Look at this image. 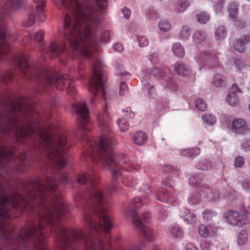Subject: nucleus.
I'll return each instance as SVG.
<instances>
[{"label":"nucleus","mask_w":250,"mask_h":250,"mask_svg":"<svg viewBox=\"0 0 250 250\" xmlns=\"http://www.w3.org/2000/svg\"><path fill=\"white\" fill-rule=\"evenodd\" d=\"M66 8L73 12L72 18L69 14H66L64 27L68 28L72 21L73 25L69 32H64L65 39L69 41L71 46L76 51L85 57L92 55L94 41L93 30L91 24H99V19L95 12H91L83 5L80 6L77 0H69V5Z\"/></svg>","instance_id":"obj_1"},{"label":"nucleus","mask_w":250,"mask_h":250,"mask_svg":"<svg viewBox=\"0 0 250 250\" xmlns=\"http://www.w3.org/2000/svg\"><path fill=\"white\" fill-rule=\"evenodd\" d=\"M23 101L15 99L12 103L9 110V119L7 126H5L3 117L0 115V131L5 134L15 132L18 137H26L34 132V128L30 124L34 123L38 118V114L31 106L23 111Z\"/></svg>","instance_id":"obj_2"},{"label":"nucleus","mask_w":250,"mask_h":250,"mask_svg":"<svg viewBox=\"0 0 250 250\" xmlns=\"http://www.w3.org/2000/svg\"><path fill=\"white\" fill-rule=\"evenodd\" d=\"M48 158L62 170L66 165V156L68 149L66 136L54 125L48 126L41 134Z\"/></svg>","instance_id":"obj_3"},{"label":"nucleus","mask_w":250,"mask_h":250,"mask_svg":"<svg viewBox=\"0 0 250 250\" xmlns=\"http://www.w3.org/2000/svg\"><path fill=\"white\" fill-rule=\"evenodd\" d=\"M18 65L21 72L27 79L40 80L44 79V82L51 86H54L58 90H62L66 85L70 84V80L67 75L58 77L56 74L43 72L38 67L30 66L26 55H22L18 59Z\"/></svg>","instance_id":"obj_4"},{"label":"nucleus","mask_w":250,"mask_h":250,"mask_svg":"<svg viewBox=\"0 0 250 250\" xmlns=\"http://www.w3.org/2000/svg\"><path fill=\"white\" fill-rule=\"evenodd\" d=\"M114 145L113 139L110 136H102L99 145L100 149L99 159L101 161L105 170H112V172H118V165L113 155L112 146Z\"/></svg>","instance_id":"obj_5"},{"label":"nucleus","mask_w":250,"mask_h":250,"mask_svg":"<svg viewBox=\"0 0 250 250\" xmlns=\"http://www.w3.org/2000/svg\"><path fill=\"white\" fill-rule=\"evenodd\" d=\"M105 79V73L102 69V63L97 61L93 65V74L89 83V92L96 96L98 93H102L104 97V82Z\"/></svg>","instance_id":"obj_6"},{"label":"nucleus","mask_w":250,"mask_h":250,"mask_svg":"<svg viewBox=\"0 0 250 250\" xmlns=\"http://www.w3.org/2000/svg\"><path fill=\"white\" fill-rule=\"evenodd\" d=\"M97 209L99 216L98 222L97 223L92 222L91 219L87 216L88 212L86 211L83 215L84 222L89 228L95 230H102L103 231L107 232L113 227L110 219L102 207L98 206Z\"/></svg>","instance_id":"obj_7"},{"label":"nucleus","mask_w":250,"mask_h":250,"mask_svg":"<svg viewBox=\"0 0 250 250\" xmlns=\"http://www.w3.org/2000/svg\"><path fill=\"white\" fill-rule=\"evenodd\" d=\"M126 216H132L133 219V224L136 230L140 233L143 234L145 239L148 242H152L155 239V235L152 232V229L147 226L144 224V222L146 221L143 217H138L135 211H131V214L126 213ZM148 217L147 215L146 218Z\"/></svg>","instance_id":"obj_8"},{"label":"nucleus","mask_w":250,"mask_h":250,"mask_svg":"<svg viewBox=\"0 0 250 250\" xmlns=\"http://www.w3.org/2000/svg\"><path fill=\"white\" fill-rule=\"evenodd\" d=\"M224 217L227 222L233 226L243 227L250 222L247 213L240 214L234 210L228 211L225 213Z\"/></svg>","instance_id":"obj_9"},{"label":"nucleus","mask_w":250,"mask_h":250,"mask_svg":"<svg viewBox=\"0 0 250 250\" xmlns=\"http://www.w3.org/2000/svg\"><path fill=\"white\" fill-rule=\"evenodd\" d=\"M76 113L79 115V122L82 124L81 128L85 129L84 125L89 121V110L84 102L76 103L73 104Z\"/></svg>","instance_id":"obj_10"},{"label":"nucleus","mask_w":250,"mask_h":250,"mask_svg":"<svg viewBox=\"0 0 250 250\" xmlns=\"http://www.w3.org/2000/svg\"><path fill=\"white\" fill-rule=\"evenodd\" d=\"M9 38V33L0 20V53L6 54L10 52V48L7 42Z\"/></svg>","instance_id":"obj_11"},{"label":"nucleus","mask_w":250,"mask_h":250,"mask_svg":"<svg viewBox=\"0 0 250 250\" xmlns=\"http://www.w3.org/2000/svg\"><path fill=\"white\" fill-rule=\"evenodd\" d=\"M83 248L85 250H105L104 244L97 237L89 235L84 240Z\"/></svg>","instance_id":"obj_12"},{"label":"nucleus","mask_w":250,"mask_h":250,"mask_svg":"<svg viewBox=\"0 0 250 250\" xmlns=\"http://www.w3.org/2000/svg\"><path fill=\"white\" fill-rule=\"evenodd\" d=\"M241 92L242 90L238 87V85L236 84H233L227 96L226 101L227 103L232 106H237L239 104L240 101L238 93Z\"/></svg>","instance_id":"obj_13"},{"label":"nucleus","mask_w":250,"mask_h":250,"mask_svg":"<svg viewBox=\"0 0 250 250\" xmlns=\"http://www.w3.org/2000/svg\"><path fill=\"white\" fill-rule=\"evenodd\" d=\"M249 42H250V34H247L241 38L236 39L233 42V46L236 51L243 53L246 51V44Z\"/></svg>","instance_id":"obj_14"},{"label":"nucleus","mask_w":250,"mask_h":250,"mask_svg":"<svg viewBox=\"0 0 250 250\" xmlns=\"http://www.w3.org/2000/svg\"><path fill=\"white\" fill-rule=\"evenodd\" d=\"M231 128L233 132L236 134L245 133L248 129L246 122L242 118H237L233 120Z\"/></svg>","instance_id":"obj_15"},{"label":"nucleus","mask_w":250,"mask_h":250,"mask_svg":"<svg viewBox=\"0 0 250 250\" xmlns=\"http://www.w3.org/2000/svg\"><path fill=\"white\" fill-rule=\"evenodd\" d=\"M44 31L41 30L35 33L33 37L32 35L29 36V42L32 46L41 45L43 44Z\"/></svg>","instance_id":"obj_16"},{"label":"nucleus","mask_w":250,"mask_h":250,"mask_svg":"<svg viewBox=\"0 0 250 250\" xmlns=\"http://www.w3.org/2000/svg\"><path fill=\"white\" fill-rule=\"evenodd\" d=\"M174 67L179 76L186 77L189 75L191 73L190 67L185 64L176 63Z\"/></svg>","instance_id":"obj_17"},{"label":"nucleus","mask_w":250,"mask_h":250,"mask_svg":"<svg viewBox=\"0 0 250 250\" xmlns=\"http://www.w3.org/2000/svg\"><path fill=\"white\" fill-rule=\"evenodd\" d=\"M98 120L99 125L101 127H108L111 123V118L109 114L105 112L102 114H100L98 116Z\"/></svg>","instance_id":"obj_18"},{"label":"nucleus","mask_w":250,"mask_h":250,"mask_svg":"<svg viewBox=\"0 0 250 250\" xmlns=\"http://www.w3.org/2000/svg\"><path fill=\"white\" fill-rule=\"evenodd\" d=\"M133 141L137 145H143L146 143L147 140V137L142 131L136 132L133 137Z\"/></svg>","instance_id":"obj_19"},{"label":"nucleus","mask_w":250,"mask_h":250,"mask_svg":"<svg viewBox=\"0 0 250 250\" xmlns=\"http://www.w3.org/2000/svg\"><path fill=\"white\" fill-rule=\"evenodd\" d=\"M90 179V183L91 184H95L97 183V177H90L88 174L85 173H80L77 176V180L81 184H84L86 183V181Z\"/></svg>","instance_id":"obj_20"},{"label":"nucleus","mask_w":250,"mask_h":250,"mask_svg":"<svg viewBox=\"0 0 250 250\" xmlns=\"http://www.w3.org/2000/svg\"><path fill=\"white\" fill-rule=\"evenodd\" d=\"M65 45L61 44L59 45L55 42L51 43L49 46V50L51 53L54 54L56 56L62 53L65 50Z\"/></svg>","instance_id":"obj_21"},{"label":"nucleus","mask_w":250,"mask_h":250,"mask_svg":"<svg viewBox=\"0 0 250 250\" xmlns=\"http://www.w3.org/2000/svg\"><path fill=\"white\" fill-rule=\"evenodd\" d=\"M228 12L230 17L236 20L238 13V4L235 2H231L228 7Z\"/></svg>","instance_id":"obj_22"},{"label":"nucleus","mask_w":250,"mask_h":250,"mask_svg":"<svg viewBox=\"0 0 250 250\" xmlns=\"http://www.w3.org/2000/svg\"><path fill=\"white\" fill-rule=\"evenodd\" d=\"M183 218L184 220L188 223L193 224L197 222V218L196 215L189 210L185 212V214L183 215Z\"/></svg>","instance_id":"obj_23"},{"label":"nucleus","mask_w":250,"mask_h":250,"mask_svg":"<svg viewBox=\"0 0 250 250\" xmlns=\"http://www.w3.org/2000/svg\"><path fill=\"white\" fill-rule=\"evenodd\" d=\"M45 2L42 0L40 4H38L36 8V11L39 15V20L42 21L45 19V15L44 14V8L45 7Z\"/></svg>","instance_id":"obj_24"},{"label":"nucleus","mask_w":250,"mask_h":250,"mask_svg":"<svg viewBox=\"0 0 250 250\" xmlns=\"http://www.w3.org/2000/svg\"><path fill=\"white\" fill-rule=\"evenodd\" d=\"M206 39L205 32L201 30L197 31L193 35V39L197 43H200Z\"/></svg>","instance_id":"obj_25"},{"label":"nucleus","mask_w":250,"mask_h":250,"mask_svg":"<svg viewBox=\"0 0 250 250\" xmlns=\"http://www.w3.org/2000/svg\"><path fill=\"white\" fill-rule=\"evenodd\" d=\"M196 18L198 22L201 24H205L209 20L210 16L206 12H202L200 14H197Z\"/></svg>","instance_id":"obj_26"},{"label":"nucleus","mask_w":250,"mask_h":250,"mask_svg":"<svg viewBox=\"0 0 250 250\" xmlns=\"http://www.w3.org/2000/svg\"><path fill=\"white\" fill-rule=\"evenodd\" d=\"M204 122L208 125H213L216 122L215 117L211 114L206 113L202 116Z\"/></svg>","instance_id":"obj_27"},{"label":"nucleus","mask_w":250,"mask_h":250,"mask_svg":"<svg viewBox=\"0 0 250 250\" xmlns=\"http://www.w3.org/2000/svg\"><path fill=\"white\" fill-rule=\"evenodd\" d=\"M215 34L217 39L219 40L224 39L227 36V31L225 27L224 26L218 27L216 29Z\"/></svg>","instance_id":"obj_28"},{"label":"nucleus","mask_w":250,"mask_h":250,"mask_svg":"<svg viewBox=\"0 0 250 250\" xmlns=\"http://www.w3.org/2000/svg\"><path fill=\"white\" fill-rule=\"evenodd\" d=\"M36 18L34 10L30 12L28 16V19L24 21L23 24L25 27H29L33 25L35 21Z\"/></svg>","instance_id":"obj_29"},{"label":"nucleus","mask_w":250,"mask_h":250,"mask_svg":"<svg viewBox=\"0 0 250 250\" xmlns=\"http://www.w3.org/2000/svg\"><path fill=\"white\" fill-rule=\"evenodd\" d=\"M172 50L175 55L177 57L182 58L184 56V50L180 44L177 43L174 44L172 46Z\"/></svg>","instance_id":"obj_30"},{"label":"nucleus","mask_w":250,"mask_h":250,"mask_svg":"<svg viewBox=\"0 0 250 250\" xmlns=\"http://www.w3.org/2000/svg\"><path fill=\"white\" fill-rule=\"evenodd\" d=\"M191 31L189 28L187 26H184L179 33V37L183 40H186L189 38L190 35Z\"/></svg>","instance_id":"obj_31"},{"label":"nucleus","mask_w":250,"mask_h":250,"mask_svg":"<svg viewBox=\"0 0 250 250\" xmlns=\"http://www.w3.org/2000/svg\"><path fill=\"white\" fill-rule=\"evenodd\" d=\"M152 74L155 77L163 78L166 76V72L160 67H154L152 69Z\"/></svg>","instance_id":"obj_32"},{"label":"nucleus","mask_w":250,"mask_h":250,"mask_svg":"<svg viewBox=\"0 0 250 250\" xmlns=\"http://www.w3.org/2000/svg\"><path fill=\"white\" fill-rule=\"evenodd\" d=\"M196 107L199 110L204 111L207 109V105L206 102L202 99H198L195 102Z\"/></svg>","instance_id":"obj_33"},{"label":"nucleus","mask_w":250,"mask_h":250,"mask_svg":"<svg viewBox=\"0 0 250 250\" xmlns=\"http://www.w3.org/2000/svg\"><path fill=\"white\" fill-rule=\"evenodd\" d=\"M159 27L163 31H167L171 28L170 23L166 20H161L159 22Z\"/></svg>","instance_id":"obj_34"},{"label":"nucleus","mask_w":250,"mask_h":250,"mask_svg":"<svg viewBox=\"0 0 250 250\" xmlns=\"http://www.w3.org/2000/svg\"><path fill=\"white\" fill-rule=\"evenodd\" d=\"M248 240V233L245 230L240 232L238 236V243L240 245L245 244Z\"/></svg>","instance_id":"obj_35"},{"label":"nucleus","mask_w":250,"mask_h":250,"mask_svg":"<svg viewBox=\"0 0 250 250\" xmlns=\"http://www.w3.org/2000/svg\"><path fill=\"white\" fill-rule=\"evenodd\" d=\"M189 3L187 0H181L177 5V9L179 12L185 11L189 6Z\"/></svg>","instance_id":"obj_36"},{"label":"nucleus","mask_w":250,"mask_h":250,"mask_svg":"<svg viewBox=\"0 0 250 250\" xmlns=\"http://www.w3.org/2000/svg\"><path fill=\"white\" fill-rule=\"evenodd\" d=\"M102 199L103 195L100 190L98 189H95L92 193L90 200L92 201L93 200H95L98 202H101Z\"/></svg>","instance_id":"obj_37"},{"label":"nucleus","mask_w":250,"mask_h":250,"mask_svg":"<svg viewBox=\"0 0 250 250\" xmlns=\"http://www.w3.org/2000/svg\"><path fill=\"white\" fill-rule=\"evenodd\" d=\"M199 233L203 237H207L209 234V230L207 226L204 225H201L199 227Z\"/></svg>","instance_id":"obj_38"},{"label":"nucleus","mask_w":250,"mask_h":250,"mask_svg":"<svg viewBox=\"0 0 250 250\" xmlns=\"http://www.w3.org/2000/svg\"><path fill=\"white\" fill-rule=\"evenodd\" d=\"M23 0H7L12 9H17L22 4Z\"/></svg>","instance_id":"obj_39"},{"label":"nucleus","mask_w":250,"mask_h":250,"mask_svg":"<svg viewBox=\"0 0 250 250\" xmlns=\"http://www.w3.org/2000/svg\"><path fill=\"white\" fill-rule=\"evenodd\" d=\"M0 229H1L2 232L3 233L4 236L6 233L9 234L12 231V227L5 223L0 225Z\"/></svg>","instance_id":"obj_40"},{"label":"nucleus","mask_w":250,"mask_h":250,"mask_svg":"<svg viewBox=\"0 0 250 250\" xmlns=\"http://www.w3.org/2000/svg\"><path fill=\"white\" fill-rule=\"evenodd\" d=\"M118 126L122 132L125 131L129 128V124L124 120H120L118 122Z\"/></svg>","instance_id":"obj_41"},{"label":"nucleus","mask_w":250,"mask_h":250,"mask_svg":"<svg viewBox=\"0 0 250 250\" xmlns=\"http://www.w3.org/2000/svg\"><path fill=\"white\" fill-rule=\"evenodd\" d=\"M245 163V159L242 156H237L234 160V166L236 167H242Z\"/></svg>","instance_id":"obj_42"},{"label":"nucleus","mask_w":250,"mask_h":250,"mask_svg":"<svg viewBox=\"0 0 250 250\" xmlns=\"http://www.w3.org/2000/svg\"><path fill=\"white\" fill-rule=\"evenodd\" d=\"M234 63L235 64L236 67L239 69L244 67L246 65L244 62L243 60L238 58L234 59Z\"/></svg>","instance_id":"obj_43"},{"label":"nucleus","mask_w":250,"mask_h":250,"mask_svg":"<svg viewBox=\"0 0 250 250\" xmlns=\"http://www.w3.org/2000/svg\"><path fill=\"white\" fill-rule=\"evenodd\" d=\"M128 90L127 86L125 82H121L120 87V94L122 96L125 95Z\"/></svg>","instance_id":"obj_44"},{"label":"nucleus","mask_w":250,"mask_h":250,"mask_svg":"<svg viewBox=\"0 0 250 250\" xmlns=\"http://www.w3.org/2000/svg\"><path fill=\"white\" fill-rule=\"evenodd\" d=\"M95 2L99 8L104 9L107 6L106 0H95Z\"/></svg>","instance_id":"obj_45"},{"label":"nucleus","mask_w":250,"mask_h":250,"mask_svg":"<svg viewBox=\"0 0 250 250\" xmlns=\"http://www.w3.org/2000/svg\"><path fill=\"white\" fill-rule=\"evenodd\" d=\"M214 216V213L209 210H205L203 212V218L208 221L211 219Z\"/></svg>","instance_id":"obj_46"},{"label":"nucleus","mask_w":250,"mask_h":250,"mask_svg":"<svg viewBox=\"0 0 250 250\" xmlns=\"http://www.w3.org/2000/svg\"><path fill=\"white\" fill-rule=\"evenodd\" d=\"M158 199L162 202H167L169 200V195L165 192H162L159 194Z\"/></svg>","instance_id":"obj_47"},{"label":"nucleus","mask_w":250,"mask_h":250,"mask_svg":"<svg viewBox=\"0 0 250 250\" xmlns=\"http://www.w3.org/2000/svg\"><path fill=\"white\" fill-rule=\"evenodd\" d=\"M140 46L145 47L148 45V42L146 38L144 36H141L138 38Z\"/></svg>","instance_id":"obj_48"},{"label":"nucleus","mask_w":250,"mask_h":250,"mask_svg":"<svg viewBox=\"0 0 250 250\" xmlns=\"http://www.w3.org/2000/svg\"><path fill=\"white\" fill-rule=\"evenodd\" d=\"M143 201L140 198H135L134 199L133 201V203L134 204V207L135 208H139L142 206L143 205Z\"/></svg>","instance_id":"obj_49"},{"label":"nucleus","mask_w":250,"mask_h":250,"mask_svg":"<svg viewBox=\"0 0 250 250\" xmlns=\"http://www.w3.org/2000/svg\"><path fill=\"white\" fill-rule=\"evenodd\" d=\"M201 248L203 250H210V244L206 241H202L201 243Z\"/></svg>","instance_id":"obj_50"},{"label":"nucleus","mask_w":250,"mask_h":250,"mask_svg":"<svg viewBox=\"0 0 250 250\" xmlns=\"http://www.w3.org/2000/svg\"><path fill=\"white\" fill-rule=\"evenodd\" d=\"M224 0H217L215 4V8L217 11H221L224 5Z\"/></svg>","instance_id":"obj_51"},{"label":"nucleus","mask_w":250,"mask_h":250,"mask_svg":"<svg viewBox=\"0 0 250 250\" xmlns=\"http://www.w3.org/2000/svg\"><path fill=\"white\" fill-rule=\"evenodd\" d=\"M86 211L88 212V213H87V216H88L89 218H90L91 219L92 222H93H93H95V223L98 222L95 220V219L93 218V216H92L91 212H93L94 211V210L91 211V210H90L89 209H84V210L83 211V215ZM83 219L84 221V218H83Z\"/></svg>","instance_id":"obj_52"},{"label":"nucleus","mask_w":250,"mask_h":250,"mask_svg":"<svg viewBox=\"0 0 250 250\" xmlns=\"http://www.w3.org/2000/svg\"><path fill=\"white\" fill-rule=\"evenodd\" d=\"M171 232L173 236L179 237L181 235V232L177 229L176 228H173L171 229Z\"/></svg>","instance_id":"obj_53"},{"label":"nucleus","mask_w":250,"mask_h":250,"mask_svg":"<svg viewBox=\"0 0 250 250\" xmlns=\"http://www.w3.org/2000/svg\"><path fill=\"white\" fill-rule=\"evenodd\" d=\"M114 48L115 50L119 52L122 51L123 49L122 45L119 43H115L114 45Z\"/></svg>","instance_id":"obj_54"},{"label":"nucleus","mask_w":250,"mask_h":250,"mask_svg":"<svg viewBox=\"0 0 250 250\" xmlns=\"http://www.w3.org/2000/svg\"><path fill=\"white\" fill-rule=\"evenodd\" d=\"M246 22L245 21H238L236 24V26L239 29L243 28L245 26Z\"/></svg>","instance_id":"obj_55"},{"label":"nucleus","mask_w":250,"mask_h":250,"mask_svg":"<svg viewBox=\"0 0 250 250\" xmlns=\"http://www.w3.org/2000/svg\"><path fill=\"white\" fill-rule=\"evenodd\" d=\"M186 250H198L192 244L189 243L186 245Z\"/></svg>","instance_id":"obj_56"},{"label":"nucleus","mask_w":250,"mask_h":250,"mask_svg":"<svg viewBox=\"0 0 250 250\" xmlns=\"http://www.w3.org/2000/svg\"><path fill=\"white\" fill-rule=\"evenodd\" d=\"M199 149H197V148H193V149H189L186 151V152L190 154V156H193L192 154V152H195L196 154H197L198 153H199Z\"/></svg>","instance_id":"obj_57"},{"label":"nucleus","mask_w":250,"mask_h":250,"mask_svg":"<svg viewBox=\"0 0 250 250\" xmlns=\"http://www.w3.org/2000/svg\"><path fill=\"white\" fill-rule=\"evenodd\" d=\"M242 146L245 149H250V140L248 141L247 142H245L243 143L242 144Z\"/></svg>","instance_id":"obj_58"},{"label":"nucleus","mask_w":250,"mask_h":250,"mask_svg":"<svg viewBox=\"0 0 250 250\" xmlns=\"http://www.w3.org/2000/svg\"><path fill=\"white\" fill-rule=\"evenodd\" d=\"M12 78V75L11 74L8 73L6 75H5V76L4 78H3L4 81L7 83L8 81H10Z\"/></svg>","instance_id":"obj_59"},{"label":"nucleus","mask_w":250,"mask_h":250,"mask_svg":"<svg viewBox=\"0 0 250 250\" xmlns=\"http://www.w3.org/2000/svg\"><path fill=\"white\" fill-rule=\"evenodd\" d=\"M123 12L124 13H125V12H126V16H125V18L126 19H128V18H129V16L130 14V11L128 9H126V8H125V9H124L123 10Z\"/></svg>","instance_id":"obj_60"},{"label":"nucleus","mask_w":250,"mask_h":250,"mask_svg":"<svg viewBox=\"0 0 250 250\" xmlns=\"http://www.w3.org/2000/svg\"><path fill=\"white\" fill-rule=\"evenodd\" d=\"M67 87V90L68 91H70V92L72 93V94H73L74 92V88L72 86H71L70 85V83L68 85H66V86Z\"/></svg>","instance_id":"obj_61"},{"label":"nucleus","mask_w":250,"mask_h":250,"mask_svg":"<svg viewBox=\"0 0 250 250\" xmlns=\"http://www.w3.org/2000/svg\"><path fill=\"white\" fill-rule=\"evenodd\" d=\"M165 170H169V171H174L175 169L173 168V167L169 165L166 166L165 167Z\"/></svg>","instance_id":"obj_62"},{"label":"nucleus","mask_w":250,"mask_h":250,"mask_svg":"<svg viewBox=\"0 0 250 250\" xmlns=\"http://www.w3.org/2000/svg\"><path fill=\"white\" fill-rule=\"evenodd\" d=\"M25 158H26V156H25V153H23V154H21V155L19 156V160H20L21 161H22L24 160V159H25Z\"/></svg>","instance_id":"obj_63"},{"label":"nucleus","mask_w":250,"mask_h":250,"mask_svg":"<svg viewBox=\"0 0 250 250\" xmlns=\"http://www.w3.org/2000/svg\"><path fill=\"white\" fill-rule=\"evenodd\" d=\"M118 173H116V172L113 173L112 175V178L114 179L117 178L118 176Z\"/></svg>","instance_id":"obj_64"}]
</instances>
